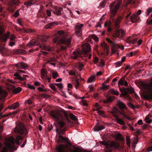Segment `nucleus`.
<instances>
[{
    "mask_svg": "<svg viewBox=\"0 0 152 152\" xmlns=\"http://www.w3.org/2000/svg\"><path fill=\"white\" fill-rule=\"evenodd\" d=\"M106 40L110 44V45L111 46L112 53H116L117 49L119 48V45L115 42H113L109 38H107L106 39Z\"/></svg>",
    "mask_w": 152,
    "mask_h": 152,
    "instance_id": "9",
    "label": "nucleus"
},
{
    "mask_svg": "<svg viewBox=\"0 0 152 152\" xmlns=\"http://www.w3.org/2000/svg\"><path fill=\"white\" fill-rule=\"evenodd\" d=\"M22 90V88L20 87H18L13 90V93L15 94H17L20 92Z\"/></svg>",
    "mask_w": 152,
    "mask_h": 152,
    "instance_id": "32",
    "label": "nucleus"
},
{
    "mask_svg": "<svg viewBox=\"0 0 152 152\" xmlns=\"http://www.w3.org/2000/svg\"><path fill=\"white\" fill-rule=\"evenodd\" d=\"M82 102L83 105L86 106H88V104L87 103L86 100H82Z\"/></svg>",
    "mask_w": 152,
    "mask_h": 152,
    "instance_id": "55",
    "label": "nucleus"
},
{
    "mask_svg": "<svg viewBox=\"0 0 152 152\" xmlns=\"http://www.w3.org/2000/svg\"><path fill=\"white\" fill-rule=\"evenodd\" d=\"M83 24H80L79 25H77L75 26V32L77 36L78 37H80L82 34L81 28L83 27Z\"/></svg>",
    "mask_w": 152,
    "mask_h": 152,
    "instance_id": "12",
    "label": "nucleus"
},
{
    "mask_svg": "<svg viewBox=\"0 0 152 152\" xmlns=\"http://www.w3.org/2000/svg\"><path fill=\"white\" fill-rule=\"evenodd\" d=\"M17 22L18 24H19L20 26H23V25L22 24V22L19 19H17Z\"/></svg>",
    "mask_w": 152,
    "mask_h": 152,
    "instance_id": "61",
    "label": "nucleus"
},
{
    "mask_svg": "<svg viewBox=\"0 0 152 152\" xmlns=\"http://www.w3.org/2000/svg\"><path fill=\"white\" fill-rule=\"evenodd\" d=\"M27 87L31 90H34L35 89V88L34 86L28 84H27Z\"/></svg>",
    "mask_w": 152,
    "mask_h": 152,
    "instance_id": "53",
    "label": "nucleus"
},
{
    "mask_svg": "<svg viewBox=\"0 0 152 152\" xmlns=\"http://www.w3.org/2000/svg\"><path fill=\"white\" fill-rule=\"evenodd\" d=\"M5 121V119L3 120L2 123H1L0 124V130L1 133L2 132V131H3V129L4 125L3 123Z\"/></svg>",
    "mask_w": 152,
    "mask_h": 152,
    "instance_id": "40",
    "label": "nucleus"
},
{
    "mask_svg": "<svg viewBox=\"0 0 152 152\" xmlns=\"http://www.w3.org/2000/svg\"><path fill=\"white\" fill-rule=\"evenodd\" d=\"M40 43L37 40H32L27 45V46L30 48L33 47L34 45H36L39 46Z\"/></svg>",
    "mask_w": 152,
    "mask_h": 152,
    "instance_id": "17",
    "label": "nucleus"
},
{
    "mask_svg": "<svg viewBox=\"0 0 152 152\" xmlns=\"http://www.w3.org/2000/svg\"><path fill=\"white\" fill-rule=\"evenodd\" d=\"M56 59L55 58H51L48 60V63H50L52 62H56Z\"/></svg>",
    "mask_w": 152,
    "mask_h": 152,
    "instance_id": "46",
    "label": "nucleus"
},
{
    "mask_svg": "<svg viewBox=\"0 0 152 152\" xmlns=\"http://www.w3.org/2000/svg\"><path fill=\"white\" fill-rule=\"evenodd\" d=\"M121 0H120V1L117 2L115 4L116 2L114 1L110 5L111 18L113 24L115 26L116 29V31H114L111 33L113 39L118 37H122L125 34V32L122 29H118L120 27L119 24L122 19V17H118L117 18H114L116 15L117 10L120 6Z\"/></svg>",
    "mask_w": 152,
    "mask_h": 152,
    "instance_id": "1",
    "label": "nucleus"
},
{
    "mask_svg": "<svg viewBox=\"0 0 152 152\" xmlns=\"http://www.w3.org/2000/svg\"><path fill=\"white\" fill-rule=\"evenodd\" d=\"M39 91L40 92H46L47 91V90L45 89H43L41 87H39L37 88Z\"/></svg>",
    "mask_w": 152,
    "mask_h": 152,
    "instance_id": "47",
    "label": "nucleus"
},
{
    "mask_svg": "<svg viewBox=\"0 0 152 152\" xmlns=\"http://www.w3.org/2000/svg\"><path fill=\"white\" fill-rule=\"evenodd\" d=\"M20 3L18 0H11L9 4L10 7L8 8L9 11L13 12L15 11L14 8H15L16 6L18 5Z\"/></svg>",
    "mask_w": 152,
    "mask_h": 152,
    "instance_id": "11",
    "label": "nucleus"
},
{
    "mask_svg": "<svg viewBox=\"0 0 152 152\" xmlns=\"http://www.w3.org/2000/svg\"><path fill=\"white\" fill-rule=\"evenodd\" d=\"M122 64V62L121 61H119L116 62L115 63V64L118 67L120 66Z\"/></svg>",
    "mask_w": 152,
    "mask_h": 152,
    "instance_id": "56",
    "label": "nucleus"
},
{
    "mask_svg": "<svg viewBox=\"0 0 152 152\" xmlns=\"http://www.w3.org/2000/svg\"><path fill=\"white\" fill-rule=\"evenodd\" d=\"M147 15H148L149 14L152 12V8H150L148 9L147 10Z\"/></svg>",
    "mask_w": 152,
    "mask_h": 152,
    "instance_id": "52",
    "label": "nucleus"
},
{
    "mask_svg": "<svg viewBox=\"0 0 152 152\" xmlns=\"http://www.w3.org/2000/svg\"><path fill=\"white\" fill-rule=\"evenodd\" d=\"M109 93L110 94L115 95L116 96H118L119 94V93L117 91L113 89L110 90H109Z\"/></svg>",
    "mask_w": 152,
    "mask_h": 152,
    "instance_id": "30",
    "label": "nucleus"
},
{
    "mask_svg": "<svg viewBox=\"0 0 152 152\" xmlns=\"http://www.w3.org/2000/svg\"><path fill=\"white\" fill-rule=\"evenodd\" d=\"M15 68L18 69H26L28 66L23 62H21L18 64H15Z\"/></svg>",
    "mask_w": 152,
    "mask_h": 152,
    "instance_id": "13",
    "label": "nucleus"
},
{
    "mask_svg": "<svg viewBox=\"0 0 152 152\" xmlns=\"http://www.w3.org/2000/svg\"><path fill=\"white\" fill-rule=\"evenodd\" d=\"M99 142L100 144L105 146L107 148H109L110 146V145L109 144V143L106 141H100Z\"/></svg>",
    "mask_w": 152,
    "mask_h": 152,
    "instance_id": "28",
    "label": "nucleus"
},
{
    "mask_svg": "<svg viewBox=\"0 0 152 152\" xmlns=\"http://www.w3.org/2000/svg\"><path fill=\"white\" fill-rule=\"evenodd\" d=\"M127 105L130 107L132 108L133 109H134L135 108H136V107L130 102H128L127 103Z\"/></svg>",
    "mask_w": 152,
    "mask_h": 152,
    "instance_id": "41",
    "label": "nucleus"
},
{
    "mask_svg": "<svg viewBox=\"0 0 152 152\" xmlns=\"http://www.w3.org/2000/svg\"><path fill=\"white\" fill-rule=\"evenodd\" d=\"M94 63L95 64H96L98 61L99 58L98 57H96L94 58Z\"/></svg>",
    "mask_w": 152,
    "mask_h": 152,
    "instance_id": "54",
    "label": "nucleus"
},
{
    "mask_svg": "<svg viewBox=\"0 0 152 152\" xmlns=\"http://www.w3.org/2000/svg\"><path fill=\"white\" fill-rule=\"evenodd\" d=\"M105 128V126L100 124H96L94 127V131L98 132L103 129Z\"/></svg>",
    "mask_w": 152,
    "mask_h": 152,
    "instance_id": "16",
    "label": "nucleus"
},
{
    "mask_svg": "<svg viewBox=\"0 0 152 152\" xmlns=\"http://www.w3.org/2000/svg\"><path fill=\"white\" fill-rule=\"evenodd\" d=\"M25 31L27 33L33 32L34 30L31 29H28L25 30Z\"/></svg>",
    "mask_w": 152,
    "mask_h": 152,
    "instance_id": "58",
    "label": "nucleus"
},
{
    "mask_svg": "<svg viewBox=\"0 0 152 152\" xmlns=\"http://www.w3.org/2000/svg\"><path fill=\"white\" fill-rule=\"evenodd\" d=\"M19 10H17L15 11V13H14V14L13 15V16L15 18L18 17L19 15Z\"/></svg>",
    "mask_w": 152,
    "mask_h": 152,
    "instance_id": "44",
    "label": "nucleus"
},
{
    "mask_svg": "<svg viewBox=\"0 0 152 152\" xmlns=\"http://www.w3.org/2000/svg\"><path fill=\"white\" fill-rule=\"evenodd\" d=\"M120 90L122 93L124 92V93H122V94L129 99H130L131 97L129 95V94H132L134 92V88L131 86H130V88H123L122 89L120 88Z\"/></svg>",
    "mask_w": 152,
    "mask_h": 152,
    "instance_id": "7",
    "label": "nucleus"
},
{
    "mask_svg": "<svg viewBox=\"0 0 152 152\" xmlns=\"http://www.w3.org/2000/svg\"><path fill=\"white\" fill-rule=\"evenodd\" d=\"M63 8L61 7H57L55 9V10L53 11V13L57 15H59L61 14V11Z\"/></svg>",
    "mask_w": 152,
    "mask_h": 152,
    "instance_id": "20",
    "label": "nucleus"
},
{
    "mask_svg": "<svg viewBox=\"0 0 152 152\" xmlns=\"http://www.w3.org/2000/svg\"><path fill=\"white\" fill-rule=\"evenodd\" d=\"M138 3L139 2L137 0H127L126 2V5L127 6L130 4L134 6L137 5Z\"/></svg>",
    "mask_w": 152,
    "mask_h": 152,
    "instance_id": "19",
    "label": "nucleus"
},
{
    "mask_svg": "<svg viewBox=\"0 0 152 152\" xmlns=\"http://www.w3.org/2000/svg\"><path fill=\"white\" fill-rule=\"evenodd\" d=\"M14 76H15V78L20 80L23 81L26 80L25 77H28L27 75H23V77L21 76L18 74V73L14 74Z\"/></svg>",
    "mask_w": 152,
    "mask_h": 152,
    "instance_id": "18",
    "label": "nucleus"
},
{
    "mask_svg": "<svg viewBox=\"0 0 152 152\" xmlns=\"http://www.w3.org/2000/svg\"><path fill=\"white\" fill-rule=\"evenodd\" d=\"M151 82L150 84L145 83H143L142 86L146 90L150 91L151 93L145 96L146 98L148 99H152V77L151 78Z\"/></svg>",
    "mask_w": 152,
    "mask_h": 152,
    "instance_id": "8",
    "label": "nucleus"
},
{
    "mask_svg": "<svg viewBox=\"0 0 152 152\" xmlns=\"http://www.w3.org/2000/svg\"><path fill=\"white\" fill-rule=\"evenodd\" d=\"M80 83L78 80H75L74 84L76 88L77 89L79 87Z\"/></svg>",
    "mask_w": 152,
    "mask_h": 152,
    "instance_id": "39",
    "label": "nucleus"
},
{
    "mask_svg": "<svg viewBox=\"0 0 152 152\" xmlns=\"http://www.w3.org/2000/svg\"><path fill=\"white\" fill-rule=\"evenodd\" d=\"M69 74L70 75H75V72L73 71H70L69 72Z\"/></svg>",
    "mask_w": 152,
    "mask_h": 152,
    "instance_id": "59",
    "label": "nucleus"
},
{
    "mask_svg": "<svg viewBox=\"0 0 152 152\" xmlns=\"http://www.w3.org/2000/svg\"><path fill=\"white\" fill-rule=\"evenodd\" d=\"M112 115L113 117H114L117 123L121 125H125V123L122 120L119 118L118 115L115 114L114 112H112Z\"/></svg>",
    "mask_w": 152,
    "mask_h": 152,
    "instance_id": "14",
    "label": "nucleus"
},
{
    "mask_svg": "<svg viewBox=\"0 0 152 152\" xmlns=\"http://www.w3.org/2000/svg\"><path fill=\"white\" fill-rule=\"evenodd\" d=\"M23 137L20 135H18L15 138V141L16 144L18 145H20V141L23 139Z\"/></svg>",
    "mask_w": 152,
    "mask_h": 152,
    "instance_id": "23",
    "label": "nucleus"
},
{
    "mask_svg": "<svg viewBox=\"0 0 152 152\" xmlns=\"http://www.w3.org/2000/svg\"><path fill=\"white\" fill-rule=\"evenodd\" d=\"M50 87L54 91H56V87L54 86V85L52 83H50Z\"/></svg>",
    "mask_w": 152,
    "mask_h": 152,
    "instance_id": "49",
    "label": "nucleus"
},
{
    "mask_svg": "<svg viewBox=\"0 0 152 152\" xmlns=\"http://www.w3.org/2000/svg\"><path fill=\"white\" fill-rule=\"evenodd\" d=\"M117 104L120 109V110L118 111L120 114L122 115L124 118L129 120H131V118L126 114V113L124 110V109H126L127 108L125 104L121 101H118Z\"/></svg>",
    "mask_w": 152,
    "mask_h": 152,
    "instance_id": "5",
    "label": "nucleus"
},
{
    "mask_svg": "<svg viewBox=\"0 0 152 152\" xmlns=\"http://www.w3.org/2000/svg\"><path fill=\"white\" fill-rule=\"evenodd\" d=\"M58 25V24L57 23L54 22H53L50 23H48L47 24L45 27V28L46 29H48L49 28H52V27L53 26H54Z\"/></svg>",
    "mask_w": 152,
    "mask_h": 152,
    "instance_id": "24",
    "label": "nucleus"
},
{
    "mask_svg": "<svg viewBox=\"0 0 152 152\" xmlns=\"http://www.w3.org/2000/svg\"><path fill=\"white\" fill-rule=\"evenodd\" d=\"M41 42L43 43L46 42L47 41V39H46L43 37L41 38Z\"/></svg>",
    "mask_w": 152,
    "mask_h": 152,
    "instance_id": "64",
    "label": "nucleus"
},
{
    "mask_svg": "<svg viewBox=\"0 0 152 152\" xmlns=\"http://www.w3.org/2000/svg\"><path fill=\"white\" fill-rule=\"evenodd\" d=\"M40 48H42V47H43V48L45 50H47L49 51H50V49L48 48L45 45L42 46V45H40Z\"/></svg>",
    "mask_w": 152,
    "mask_h": 152,
    "instance_id": "50",
    "label": "nucleus"
},
{
    "mask_svg": "<svg viewBox=\"0 0 152 152\" xmlns=\"http://www.w3.org/2000/svg\"><path fill=\"white\" fill-rule=\"evenodd\" d=\"M69 116L70 118L72 120L75 121H76L77 120V118L76 116L75 115L72 113H71L69 115Z\"/></svg>",
    "mask_w": 152,
    "mask_h": 152,
    "instance_id": "38",
    "label": "nucleus"
},
{
    "mask_svg": "<svg viewBox=\"0 0 152 152\" xmlns=\"http://www.w3.org/2000/svg\"><path fill=\"white\" fill-rule=\"evenodd\" d=\"M35 0H30L26 2H25L24 3V5L28 7L34 4L35 3Z\"/></svg>",
    "mask_w": 152,
    "mask_h": 152,
    "instance_id": "21",
    "label": "nucleus"
},
{
    "mask_svg": "<svg viewBox=\"0 0 152 152\" xmlns=\"http://www.w3.org/2000/svg\"><path fill=\"white\" fill-rule=\"evenodd\" d=\"M91 48L90 45L89 44H88L86 45V48L83 49L82 53L81 51L80 50L75 51H74L73 52V56H72V58L75 59H77L80 56H81V58H82V56H81L82 55H83L85 57L88 56V58L90 59L91 56V55L90 54L89 55V52Z\"/></svg>",
    "mask_w": 152,
    "mask_h": 152,
    "instance_id": "3",
    "label": "nucleus"
},
{
    "mask_svg": "<svg viewBox=\"0 0 152 152\" xmlns=\"http://www.w3.org/2000/svg\"><path fill=\"white\" fill-rule=\"evenodd\" d=\"M19 105V104L18 102H15L9 108L14 110L17 108L18 107Z\"/></svg>",
    "mask_w": 152,
    "mask_h": 152,
    "instance_id": "31",
    "label": "nucleus"
},
{
    "mask_svg": "<svg viewBox=\"0 0 152 152\" xmlns=\"http://www.w3.org/2000/svg\"><path fill=\"white\" fill-rule=\"evenodd\" d=\"M56 150L57 152H66L64 147L61 145H59L57 147Z\"/></svg>",
    "mask_w": 152,
    "mask_h": 152,
    "instance_id": "27",
    "label": "nucleus"
},
{
    "mask_svg": "<svg viewBox=\"0 0 152 152\" xmlns=\"http://www.w3.org/2000/svg\"><path fill=\"white\" fill-rule=\"evenodd\" d=\"M137 16L136 15H132L130 18L131 22L132 23H135L137 21Z\"/></svg>",
    "mask_w": 152,
    "mask_h": 152,
    "instance_id": "26",
    "label": "nucleus"
},
{
    "mask_svg": "<svg viewBox=\"0 0 152 152\" xmlns=\"http://www.w3.org/2000/svg\"><path fill=\"white\" fill-rule=\"evenodd\" d=\"M5 146L3 148L2 152H12L14 151L13 146L9 142H5Z\"/></svg>",
    "mask_w": 152,
    "mask_h": 152,
    "instance_id": "10",
    "label": "nucleus"
},
{
    "mask_svg": "<svg viewBox=\"0 0 152 152\" xmlns=\"http://www.w3.org/2000/svg\"><path fill=\"white\" fill-rule=\"evenodd\" d=\"M118 84L119 85H121V86L124 85L126 86H127L128 83L126 80L121 79L118 82Z\"/></svg>",
    "mask_w": 152,
    "mask_h": 152,
    "instance_id": "22",
    "label": "nucleus"
},
{
    "mask_svg": "<svg viewBox=\"0 0 152 152\" xmlns=\"http://www.w3.org/2000/svg\"><path fill=\"white\" fill-rule=\"evenodd\" d=\"M0 94L3 97H5L7 96V94L6 91L1 90L0 91Z\"/></svg>",
    "mask_w": 152,
    "mask_h": 152,
    "instance_id": "33",
    "label": "nucleus"
},
{
    "mask_svg": "<svg viewBox=\"0 0 152 152\" xmlns=\"http://www.w3.org/2000/svg\"><path fill=\"white\" fill-rule=\"evenodd\" d=\"M55 85L57 86L60 89H62L63 88V85L62 83H56L55 84Z\"/></svg>",
    "mask_w": 152,
    "mask_h": 152,
    "instance_id": "45",
    "label": "nucleus"
},
{
    "mask_svg": "<svg viewBox=\"0 0 152 152\" xmlns=\"http://www.w3.org/2000/svg\"><path fill=\"white\" fill-rule=\"evenodd\" d=\"M145 121L146 123L149 124L151 122L152 120L148 116H147L145 118Z\"/></svg>",
    "mask_w": 152,
    "mask_h": 152,
    "instance_id": "36",
    "label": "nucleus"
},
{
    "mask_svg": "<svg viewBox=\"0 0 152 152\" xmlns=\"http://www.w3.org/2000/svg\"><path fill=\"white\" fill-rule=\"evenodd\" d=\"M14 131L16 133L22 135L24 134L26 136L28 134V132L26 130L24 126L22 125L21 124L17 126V127L14 129Z\"/></svg>",
    "mask_w": 152,
    "mask_h": 152,
    "instance_id": "6",
    "label": "nucleus"
},
{
    "mask_svg": "<svg viewBox=\"0 0 152 152\" xmlns=\"http://www.w3.org/2000/svg\"><path fill=\"white\" fill-rule=\"evenodd\" d=\"M77 67H78L79 70L81 71L84 66V65L82 63H78L76 65Z\"/></svg>",
    "mask_w": 152,
    "mask_h": 152,
    "instance_id": "34",
    "label": "nucleus"
},
{
    "mask_svg": "<svg viewBox=\"0 0 152 152\" xmlns=\"http://www.w3.org/2000/svg\"><path fill=\"white\" fill-rule=\"evenodd\" d=\"M96 110L97 111V113L99 114H100L101 115H103L104 114V112L102 110Z\"/></svg>",
    "mask_w": 152,
    "mask_h": 152,
    "instance_id": "57",
    "label": "nucleus"
},
{
    "mask_svg": "<svg viewBox=\"0 0 152 152\" xmlns=\"http://www.w3.org/2000/svg\"><path fill=\"white\" fill-rule=\"evenodd\" d=\"M109 86V85H105L103 83L102 84V89L104 90H106L108 89Z\"/></svg>",
    "mask_w": 152,
    "mask_h": 152,
    "instance_id": "42",
    "label": "nucleus"
},
{
    "mask_svg": "<svg viewBox=\"0 0 152 152\" xmlns=\"http://www.w3.org/2000/svg\"><path fill=\"white\" fill-rule=\"evenodd\" d=\"M58 32L61 35V38H54L53 39L54 42L58 44H64L69 46L71 44V38L67 39L66 37L64 35V32L62 31H59Z\"/></svg>",
    "mask_w": 152,
    "mask_h": 152,
    "instance_id": "4",
    "label": "nucleus"
},
{
    "mask_svg": "<svg viewBox=\"0 0 152 152\" xmlns=\"http://www.w3.org/2000/svg\"><path fill=\"white\" fill-rule=\"evenodd\" d=\"M41 78L43 79H46L47 72L45 70L42 69L41 71Z\"/></svg>",
    "mask_w": 152,
    "mask_h": 152,
    "instance_id": "25",
    "label": "nucleus"
},
{
    "mask_svg": "<svg viewBox=\"0 0 152 152\" xmlns=\"http://www.w3.org/2000/svg\"><path fill=\"white\" fill-rule=\"evenodd\" d=\"M9 34H5L1 37V39L3 42H6L7 41V39L9 38Z\"/></svg>",
    "mask_w": 152,
    "mask_h": 152,
    "instance_id": "29",
    "label": "nucleus"
},
{
    "mask_svg": "<svg viewBox=\"0 0 152 152\" xmlns=\"http://www.w3.org/2000/svg\"><path fill=\"white\" fill-rule=\"evenodd\" d=\"M72 95L73 96V97H75L77 99H80L81 98L83 99L84 98H88V97H89V96H88V97L85 96L84 97H82V98H80H80H78L77 97V96L75 94H72Z\"/></svg>",
    "mask_w": 152,
    "mask_h": 152,
    "instance_id": "48",
    "label": "nucleus"
},
{
    "mask_svg": "<svg viewBox=\"0 0 152 152\" xmlns=\"http://www.w3.org/2000/svg\"><path fill=\"white\" fill-rule=\"evenodd\" d=\"M50 115L56 121H58V126L56 131L58 134V142H60V140L63 141H66L68 139L65 138L61 136V135L64 134L66 131L65 128L62 129L65 125V123L62 121L63 118L62 115L59 112L56 110L50 111Z\"/></svg>",
    "mask_w": 152,
    "mask_h": 152,
    "instance_id": "2",
    "label": "nucleus"
},
{
    "mask_svg": "<svg viewBox=\"0 0 152 152\" xmlns=\"http://www.w3.org/2000/svg\"><path fill=\"white\" fill-rule=\"evenodd\" d=\"M135 54V53H133L132 52H131L129 53H128L127 54V56L130 57L134 55Z\"/></svg>",
    "mask_w": 152,
    "mask_h": 152,
    "instance_id": "63",
    "label": "nucleus"
},
{
    "mask_svg": "<svg viewBox=\"0 0 152 152\" xmlns=\"http://www.w3.org/2000/svg\"><path fill=\"white\" fill-rule=\"evenodd\" d=\"M118 137L120 140L123 141L124 140V138L121 137V134H118Z\"/></svg>",
    "mask_w": 152,
    "mask_h": 152,
    "instance_id": "62",
    "label": "nucleus"
},
{
    "mask_svg": "<svg viewBox=\"0 0 152 152\" xmlns=\"http://www.w3.org/2000/svg\"><path fill=\"white\" fill-rule=\"evenodd\" d=\"M106 4L105 1V0H104L102 2H101L99 4L100 6L102 7H104Z\"/></svg>",
    "mask_w": 152,
    "mask_h": 152,
    "instance_id": "51",
    "label": "nucleus"
},
{
    "mask_svg": "<svg viewBox=\"0 0 152 152\" xmlns=\"http://www.w3.org/2000/svg\"><path fill=\"white\" fill-rule=\"evenodd\" d=\"M46 11V13L47 15L49 16L50 17L51 15V13L50 11L49 10H47Z\"/></svg>",
    "mask_w": 152,
    "mask_h": 152,
    "instance_id": "60",
    "label": "nucleus"
},
{
    "mask_svg": "<svg viewBox=\"0 0 152 152\" xmlns=\"http://www.w3.org/2000/svg\"><path fill=\"white\" fill-rule=\"evenodd\" d=\"M16 53L18 54H24L25 53V51L22 49H19L17 50Z\"/></svg>",
    "mask_w": 152,
    "mask_h": 152,
    "instance_id": "35",
    "label": "nucleus"
},
{
    "mask_svg": "<svg viewBox=\"0 0 152 152\" xmlns=\"http://www.w3.org/2000/svg\"><path fill=\"white\" fill-rule=\"evenodd\" d=\"M113 101V100L112 99L111 97H110L108 98L106 100H104L103 101V102L105 104H107L108 103H109L110 102H112Z\"/></svg>",
    "mask_w": 152,
    "mask_h": 152,
    "instance_id": "37",
    "label": "nucleus"
},
{
    "mask_svg": "<svg viewBox=\"0 0 152 152\" xmlns=\"http://www.w3.org/2000/svg\"><path fill=\"white\" fill-rule=\"evenodd\" d=\"M53 77L55 79L57 77H58V74L56 72H53L52 73V74Z\"/></svg>",
    "mask_w": 152,
    "mask_h": 152,
    "instance_id": "43",
    "label": "nucleus"
},
{
    "mask_svg": "<svg viewBox=\"0 0 152 152\" xmlns=\"http://www.w3.org/2000/svg\"><path fill=\"white\" fill-rule=\"evenodd\" d=\"M137 38H134L133 36H130L127 38L126 41L128 43L134 44L137 42Z\"/></svg>",
    "mask_w": 152,
    "mask_h": 152,
    "instance_id": "15",
    "label": "nucleus"
}]
</instances>
